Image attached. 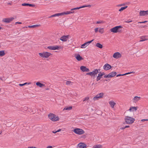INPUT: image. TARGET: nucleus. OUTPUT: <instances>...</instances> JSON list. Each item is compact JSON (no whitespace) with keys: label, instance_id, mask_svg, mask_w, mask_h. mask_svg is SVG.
<instances>
[{"label":"nucleus","instance_id":"f257e3e1","mask_svg":"<svg viewBox=\"0 0 148 148\" xmlns=\"http://www.w3.org/2000/svg\"><path fill=\"white\" fill-rule=\"evenodd\" d=\"M38 55L40 58L44 59L49 58L52 55L51 53L47 51H43L39 53Z\"/></svg>","mask_w":148,"mask_h":148},{"label":"nucleus","instance_id":"f03ea898","mask_svg":"<svg viewBox=\"0 0 148 148\" xmlns=\"http://www.w3.org/2000/svg\"><path fill=\"white\" fill-rule=\"evenodd\" d=\"M49 119L53 121H57L59 120V118L58 116L53 114H49L48 115Z\"/></svg>","mask_w":148,"mask_h":148},{"label":"nucleus","instance_id":"7ed1b4c3","mask_svg":"<svg viewBox=\"0 0 148 148\" xmlns=\"http://www.w3.org/2000/svg\"><path fill=\"white\" fill-rule=\"evenodd\" d=\"M125 120L126 124H131L133 123L135 119L131 117L126 116L125 118Z\"/></svg>","mask_w":148,"mask_h":148},{"label":"nucleus","instance_id":"20e7f679","mask_svg":"<svg viewBox=\"0 0 148 148\" xmlns=\"http://www.w3.org/2000/svg\"><path fill=\"white\" fill-rule=\"evenodd\" d=\"M73 132L75 134L79 135L84 134L85 133V132L83 130L77 128L74 129Z\"/></svg>","mask_w":148,"mask_h":148},{"label":"nucleus","instance_id":"39448f33","mask_svg":"<svg viewBox=\"0 0 148 148\" xmlns=\"http://www.w3.org/2000/svg\"><path fill=\"white\" fill-rule=\"evenodd\" d=\"M122 27L121 25L116 26L112 28V32L114 33L121 32L122 30L120 29Z\"/></svg>","mask_w":148,"mask_h":148},{"label":"nucleus","instance_id":"423d86ee","mask_svg":"<svg viewBox=\"0 0 148 148\" xmlns=\"http://www.w3.org/2000/svg\"><path fill=\"white\" fill-rule=\"evenodd\" d=\"M104 95V94L103 93H99L94 96L93 98V100L94 101L103 98Z\"/></svg>","mask_w":148,"mask_h":148},{"label":"nucleus","instance_id":"0eeeda50","mask_svg":"<svg viewBox=\"0 0 148 148\" xmlns=\"http://www.w3.org/2000/svg\"><path fill=\"white\" fill-rule=\"evenodd\" d=\"M47 48L50 50H56L60 49H61V47L60 46L58 45L50 46H48Z\"/></svg>","mask_w":148,"mask_h":148},{"label":"nucleus","instance_id":"6e6552de","mask_svg":"<svg viewBox=\"0 0 148 148\" xmlns=\"http://www.w3.org/2000/svg\"><path fill=\"white\" fill-rule=\"evenodd\" d=\"M14 19V18L13 17L5 18L3 19L2 21L4 23H9L12 21Z\"/></svg>","mask_w":148,"mask_h":148},{"label":"nucleus","instance_id":"1a4fd4ad","mask_svg":"<svg viewBox=\"0 0 148 148\" xmlns=\"http://www.w3.org/2000/svg\"><path fill=\"white\" fill-rule=\"evenodd\" d=\"M99 73L98 70V69H95L92 72L88 73L86 74L87 75H90V76H95L96 74H97Z\"/></svg>","mask_w":148,"mask_h":148},{"label":"nucleus","instance_id":"9d476101","mask_svg":"<svg viewBox=\"0 0 148 148\" xmlns=\"http://www.w3.org/2000/svg\"><path fill=\"white\" fill-rule=\"evenodd\" d=\"M93 41V40H92L91 41H89L88 42H87L83 44H82L81 47V48L83 49L85 48L87 46H88L89 44L92 42V41Z\"/></svg>","mask_w":148,"mask_h":148},{"label":"nucleus","instance_id":"9b49d317","mask_svg":"<svg viewBox=\"0 0 148 148\" xmlns=\"http://www.w3.org/2000/svg\"><path fill=\"white\" fill-rule=\"evenodd\" d=\"M91 7V5H83L82 6H80L79 7H77V8L71 9V11H72L73 10H78V9H79L80 8H84L87 7Z\"/></svg>","mask_w":148,"mask_h":148},{"label":"nucleus","instance_id":"f8f14e48","mask_svg":"<svg viewBox=\"0 0 148 148\" xmlns=\"http://www.w3.org/2000/svg\"><path fill=\"white\" fill-rule=\"evenodd\" d=\"M117 109L116 103L113 101H112V112L115 111Z\"/></svg>","mask_w":148,"mask_h":148},{"label":"nucleus","instance_id":"ddd939ff","mask_svg":"<svg viewBox=\"0 0 148 148\" xmlns=\"http://www.w3.org/2000/svg\"><path fill=\"white\" fill-rule=\"evenodd\" d=\"M139 15L141 16L148 15V10L147 11H140L139 12Z\"/></svg>","mask_w":148,"mask_h":148},{"label":"nucleus","instance_id":"4468645a","mask_svg":"<svg viewBox=\"0 0 148 148\" xmlns=\"http://www.w3.org/2000/svg\"><path fill=\"white\" fill-rule=\"evenodd\" d=\"M77 148H86V145L84 143H79L77 146Z\"/></svg>","mask_w":148,"mask_h":148},{"label":"nucleus","instance_id":"2eb2a0df","mask_svg":"<svg viewBox=\"0 0 148 148\" xmlns=\"http://www.w3.org/2000/svg\"><path fill=\"white\" fill-rule=\"evenodd\" d=\"M80 69L83 72H87L90 71L89 69L84 66H81L80 67Z\"/></svg>","mask_w":148,"mask_h":148},{"label":"nucleus","instance_id":"dca6fc26","mask_svg":"<svg viewBox=\"0 0 148 148\" xmlns=\"http://www.w3.org/2000/svg\"><path fill=\"white\" fill-rule=\"evenodd\" d=\"M113 56L114 58L116 59H118L121 57V55L119 52H116L114 54Z\"/></svg>","mask_w":148,"mask_h":148},{"label":"nucleus","instance_id":"f3484780","mask_svg":"<svg viewBox=\"0 0 148 148\" xmlns=\"http://www.w3.org/2000/svg\"><path fill=\"white\" fill-rule=\"evenodd\" d=\"M69 35L63 36L61 37L60 40L63 42L66 41L69 38Z\"/></svg>","mask_w":148,"mask_h":148},{"label":"nucleus","instance_id":"a211bd4d","mask_svg":"<svg viewBox=\"0 0 148 148\" xmlns=\"http://www.w3.org/2000/svg\"><path fill=\"white\" fill-rule=\"evenodd\" d=\"M140 40L139 42H143L148 40L147 37L146 36H142L140 37Z\"/></svg>","mask_w":148,"mask_h":148},{"label":"nucleus","instance_id":"6ab92c4d","mask_svg":"<svg viewBox=\"0 0 148 148\" xmlns=\"http://www.w3.org/2000/svg\"><path fill=\"white\" fill-rule=\"evenodd\" d=\"M111 68V66L108 64H106L103 66V69L106 70H107L110 69Z\"/></svg>","mask_w":148,"mask_h":148},{"label":"nucleus","instance_id":"aec40b11","mask_svg":"<svg viewBox=\"0 0 148 148\" xmlns=\"http://www.w3.org/2000/svg\"><path fill=\"white\" fill-rule=\"evenodd\" d=\"M75 57L76 59L79 61L83 60V58L79 54H75Z\"/></svg>","mask_w":148,"mask_h":148},{"label":"nucleus","instance_id":"412c9836","mask_svg":"<svg viewBox=\"0 0 148 148\" xmlns=\"http://www.w3.org/2000/svg\"><path fill=\"white\" fill-rule=\"evenodd\" d=\"M104 74V73H101L100 72L98 76L97 77V81L100 80V79L101 78L102 76Z\"/></svg>","mask_w":148,"mask_h":148},{"label":"nucleus","instance_id":"4be33fe9","mask_svg":"<svg viewBox=\"0 0 148 148\" xmlns=\"http://www.w3.org/2000/svg\"><path fill=\"white\" fill-rule=\"evenodd\" d=\"M36 85L38 86L40 88H42L45 87V85L44 84H42L39 82H38L36 83Z\"/></svg>","mask_w":148,"mask_h":148},{"label":"nucleus","instance_id":"5701e85b","mask_svg":"<svg viewBox=\"0 0 148 148\" xmlns=\"http://www.w3.org/2000/svg\"><path fill=\"white\" fill-rule=\"evenodd\" d=\"M140 97L138 96L135 97L133 99V102L136 103L140 99Z\"/></svg>","mask_w":148,"mask_h":148},{"label":"nucleus","instance_id":"b1692460","mask_svg":"<svg viewBox=\"0 0 148 148\" xmlns=\"http://www.w3.org/2000/svg\"><path fill=\"white\" fill-rule=\"evenodd\" d=\"M60 16H62L64 15L65 14H71V12H70V11H67L64 12H61L60 13Z\"/></svg>","mask_w":148,"mask_h":148},{"label":"nucleus","instance_id":"393cba45","mask_svg":"<svg viewBox=\"0 0 148 148\" xmlns=\"http://www.w3.org/2000/svg\"><path fill=\"white\" fill-rule=\"evenodd\" d=\"M22 5L23 6H29L30 7H34L35 6V5L32 4H30L27 3H24L22 4Z\"/></svg>","mask_w":148,"mask_h":148},{"label":"nucleus","instance_id":"a878e982","mask_svg":"<svg viewBox=\"0 0 148 148\" xmlns=\"http://www.w3.org/2000/svg\"><path fill=\"white\" fill-rule=\"evenodd\" d=\"M41 25L40 24H36L32 25H29L28 27L30 28H34L36 27H38L40 26Z\"/></svg>","mask_w":148,"mask_h":148},{"label":"nucleus","instance_id":"bb28decb","mask_svg":"<svg viewBox=\"0 0 148 148\" xmlns=\"http://www.w3.org/2000/svg\"><path fill=\"white\" fill-rule=\"evenodd\" d=\"M137 109V108L136 107H130L129 110L130 111H136Z\"/></svg>","mask_w":148,"mask_h":148},{"label":"nucleus","instance_id":"cd10ccee","mask_svg":"<svg viewBox=\"0 0 148 148\" xmlns=\"http://www.w3.org/2000/svg\"><path fill=\"white\" fill-rule=\"evenodd\" d=\"M134 73V72H129L128 73H125L124 74H119L117 75H116V76L117 77H119V76H124V75H125L130 74L132 73Z\"/></svg>","mask_w":148,"mask_h":148},{"label":"nucleus","instance_id":"c85d7f7f","mask_svg":"<svg viewBox=\"0 0 148 148\" xmlns=\"http://www.w3.org/2000/svg\"><path fill=\"white\" fill-rule=\"evenodd\" d=\"M72 106L65 107L63 109V111L65 110H71L72 108Z\"/></svg>","mask_w":148,"mask_h":148},{"label":"nucleus","instance_id":"c756f323","mask_svg":"<svg viewBox=\"0 0 148 148\" xmlns=\"http://www.w3.org/2000/svg\"><path fill=\"white\" fill-rule=\"evenodd\" d=\"M60 16V13H56L53 15H52L51 16H50L49 17V18H52V17H54L59 16Z\"/></svg>","mask_w":148,"mask_h":148},{"label":"nucleus","instance_id":"7c9ffc66","mask_svg":"<svg viewBox=\"0 0 148 148\" xmlns=\"http://www.w3.org/2000/svg\"><path fill=\"white\" fill-rule=\"evenodd\" d=\"M99 32L101 34H103L104 32V29L103 28L99 27Z\"/></svg>","mask_w":148,"mask_h":148},{"label":"nucleus","instance_id":"2f4dec72","mask_svg":"<svg viewBox=\"0 0 148 148\" xmlns=\"http://www.w3.org/2000/svg\"><path fill=\"white\" fill-rule=\"evenodd\" d=\"M92 148H102V146L100 145H96L93 146Z\"/></svg>","mask_w":148,"mask_h":148},{"label":"nucleus","instance_id":"473e14b6","mask_svg":"<svg viewBox=\"0 0 148 148\" xmlns=\"http://www.w3.org/2000/svg\"><path fill=\"white\" fill-rule=\"evenodd\" d=\"M5 54V51L3 50L0 51V56L2 57Z\"/></svg>","mask_w":148,"mask_h":148},{"label":"nucleus","instance_id":"72a5a7b5","mask_svg":"<svg viewBox=\"0 0 148 148\" xmlns=\"http://www.w3.org/2000/svg\"><path fill=\"white\" fill-rule=\"evenodd\" d=\"M96 46L100 48H102L103 47L102 45L99 43H96Z\"/></svg>","mask_w":148,"mask_h":148},{"label":"nucleus","instance_id":"f704fd0d","mask_svg":"<svg viewBox=\"0 0 148 148\" xmlns=\"http://www.w3.org/2000/svg\"><path fill=\"white\" fill-rule=\"evenodd\" d=\"M105 22L102 20H99L96 22L97 24H103Z\"/></svg>","mask_w":148,"mask_h":148},{"label":"nucleus","instance_id":"c9c22d12","mask_svg":"<svg viewBox=\"0 0 148 148\" xmlns=\"http://www.w3.org/2000/svg\"><path fill=\"white\" fill-rule=\"evenodd\" d=\"M127 7V6H126L123 7H121L120 9L119 10V11L121 12L122 11L126 9Z\"/></svg>","mask_w":148,"mask_h":148},{"label":"nucleus","instance_id":"e433bc0d","mask_svg":"<svg viewBox=\"0 0 148 148\" xmlns=\"http://www.w3.org/2000/svg\"><path fill=\"white\" fill-rule=\"evenodd\" d=\"M73 83L70 81H67L66 82V84L67 85H72Z\"/></svg>","mask_w":148,"mask_h":148},{"label":"nucleus","instance_id":"4c0bfd02","mask_svg":"<svg viewBox=\"0 0 148 148\" xmlns=\"http://www.w3.org/2000/svg\"><path fill=\"white\" fill-rule=\"evenodd\" d=\"M23 110L25 111V112H28V108L27 106H25L23 108Z\"/></svg>","mask_w":148,"mask_h":148},{"label":"nucleus","instance_id":"58836bf2","mask_svg":"<svg viewBox=\"0 0 148 148\" xmlns=\"http://www.w3.org/2000/svg\"><path fill=\"white\" fill-rule=\"evenodd\" d=\"M89 99V97L88 96H87V97H84V99L83 100V102H84V101H87Z\"/></svg>","mask_w":148,"mask_h":148},{"label":"nucleus","instance_id":"ea45409f","mask_svg":"<svg viewBox=\"0 0 148 148\" xmlns=\"http://www.w3.org/2000/svg\"><path fill=\"white\" fill-rule=\"evenodd\" d=\"M116 74V73L115 72H112V77H113L115 76Z\"/></svg>","mask_w":148,"mask_h":148},{"label":"nucleus","instance_id":"a19ab883","mask_svg":"<svg viewBox=\"0 0 148 148\" xmlns=\"http://www.w3.org/2000/svg\"><path fill=\"white\" fill-rule=\"evenodd\" d=\"M99 27H96L94 29L95 32V33H97L99 32Z\"/></svg>","mask_w":148,"mask_h":148},{"label":"nucleus","instance_id":"79ce46f5","mask_svg":"<svg viewBox=\"0 0 148 148\" xmlns=\"http://www.w3.org/2000/svg\"><path fill=\"white\" fill-rule=\"evenodd\" d=\"M104 77L105 78H107L111 77V75L110 74V73L108 75H105L104 76Z\"/></svg>","mask_w":148,"mask_h":148},{"label":"nucleus","instance_id":"37998d69","mask_svg":"<svg viewBox=\"0 0 148 148\" xmlns=\"http://www.w3.org/2000/svg\"><path fill=\"white\" fill-rule=\"evenodd\" d=\"M147 22V21H145L143 22H138V23H144Z\"/></svg>","mask_w":148,"mask_h":148},{"label":"nucleus","instance_id":"c03bdc74","mask_svg":"<svg viewBox=\"0 0 148 148\" xmlns=\"http://www.w3.org/2000/svg\"><path fill=\"white\" fill-rule=\"evenodd\" d=\"M31 83L30 82H29V83L26 82V83H24V85H25L27 84V85H29V84H30Z\"/></svg>","mask_w":148,"mask_h":148},{"label":"nucleus","instance_id":"a18cd8bd","mask_svg":"<svg viewBox=\"0 0 148 148\" xmlns=\"http://www.w3.org/2000/svg\"><path fill=\"white\" fill-rule=\"evenodd\" d=\"M129 127V126L127 125V126H125L124 127H123L122 129H124L126 128Z\"/></svg>","mask_w":148,"mask_h":148},{"label":"nucleus","instance_id":"49530a36","mask_svg":"<svg viewBox=\"0 0 148 148\" xmlns=\"http://www.w3.org/2000/svg\"><path fill=\"white\" fill-rule=\"evenodd\" d=\"M53 147L51 146H47L46 148H52Z\"/></svg>","mask_w":148,"mask_h":148},{"label":"nucleus","instance_id":"de8ad7c7","mask_svg":"<svg viewBox=\"0 0 148 148\" xmlns=\"http://www.w3.org/2000/svg\"><path fill=\"white\" fill-rule=\"evenodd\" d=\"M19 85L21 86H24V84H19Z\"/></svg>","mask_w":148,"mask_h":148},{"label":"nucleus","instance_id":"09e8293b","mask_svg":"<svg viewBox=\"0 0 148 148\" xmlns=\"http://www.w3.org/2000/svg\"><path fill=\"white\" fill-rule=\"evenodd\" d=\"M15 24H21L22 23L21 22H16L15 23Z\"/></svg>","mask_w":148,"mask_h":148},{"label":"nucleus","instance_id":"8fccbe9b","mask_svg":"<svg viewBox=\"0 0 148 148\" xmlns=\"http://www.w3.org/2000/svg\"><path fill=\"white\" fill-rule=\"evenodd\" d=\"M61 129H60L56 131L57 132H59L61 131Z\"/></svg>","mask_w":148,"mask_h":148},{"label":"nucleus","instance_id":"3c124183","mask_svg":"<svg viewBox=\"0 0 148 148\" xmlns=\"http://www.w3.org/2000/svg\"><path fill=\"white\" fill-rule=\"evenodd\" d=\"M132 22V21H129V20H128V21H126L125 22L126 23H130V22Z\"/></svg>","mask_w":148,"mask_h":148},{"label":"nucleus","instance_id":"603ef678","mask_svg":"<svg viewBox=\"0 0 148 148\" xmlns=\"http://www.w3.org/2000/svg\"><path fill=\"white\" fill-rule=\"evenodd\" d=\"M148 121V119H142L141 120L142 121Z\"/></svg>","mask_w":148,"mask_h":148},{"label":"nucleus","instance_id":"864d4df0","mask_svg":"<svg viewBox=\"0 0 148 148\" xmlns=\"http://www.w3.org/2000/svg\"><path fill=\"white\" fill-rule=\"evenodd\" d=\"M52 132L53 133H54V134H55V133H56L57 132V131H53Z\"/></svg>","mask_w":148,"mask_h":148},{"label":"nucleus","instance_id":"5fc2aeb1","mask_svg":"<svg viewBox=\"0 0 148 148\" xmlns=\"http://www.w3.org/2000/svg\"><path fill=\"white\" fill-rule=\"evenodd\" d=\"M70 12H71V13H74V11H72V12H71L70 11Z\"/></svg>","mask_w":148,"mask_h":148},{"label":"nucleus","instance_id":"6e6d98bb","mask_svg":"<svg viewBox=\"0 0 148 148\" xmlns=\"http://www.w3.org/2000/svg\"><path fill=\"white\" fill-rule=\"evenodd\" d=\"M109 104L111 105V101H110L109 102Z\"/></svg>","mask_w":148,"mask_h":148},{"label":"nucleus","instance_id":"4d7b16f0","mask_svg":"<svg viewBox=\"0 0 148 148\" xmlns=\"http://www.w3.org/2000/svg\"><path fill=\"white\" fill-rule=\"evenodd\" d=\"M124 5L123 4H122L120 5L121 6L123 5Z\"/></svg>","mask_w":148,"mask_h":148},{"label":"nucleus","instance_id":"13d9d810","mask_svg":"<svg viewBox=\"0 0 148 148\" xmlns=\"http://www.w3.org/2000/svg\"><path fill=\"white\" fill-rule=\"evenodd\" d=\"M2 29V28L0 26V30Z\"/></svg>","mask_w":148,"mask_h":148},{"label":"nucleus","instance_id":"bf43d9fd","mask_svg":"<svg viewBox=\"0 0 148 148\" xmlns=\"http://www.w3.org/2000/svg\"><path fill=\"white\" fill-rule=\"evenodd\" d=\"M0 79L1 80H3V79H2L0 77Z\"/></svg>","mask_w":148,"mask_h":148},{"label":"nucleus","instance_id":"052dcab7","mask_svg":"<svg viewBox=\"0 0 148 148\" xmlns=\"http://www.w3.org/2000/svg\"><path fill=\"white\" fill-rule=\"evenodd\" d=\"M1 47V45H0V48Z\"/></svg>","mask_w":148,"mask_h":148},{"label":"nucleus","instance_id":"680f3d73","mask_svg":"<svg viewBox=\"0 0 148 148\" xmlns=\"http://www.w3.org/2000/svg\"><path fill=\"white\" fill-rule=\"evenodd\" d=\"M27 27H25L26 28H27Z\"/></svg>","mask_w":148,"mask_h":148}]
</instances>
